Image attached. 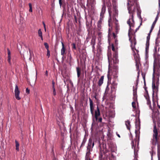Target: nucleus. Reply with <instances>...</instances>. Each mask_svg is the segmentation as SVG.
<instances>
[{
    "mask_svg": "<svg viewBox=\"0 0 160 160\" xmlns=\"http://www.w3.org/2000/svg\"><path fill=\"white\" fill-rule=\"evenodd\" d=\"M128 12L129 13L131 14V17H132V21H130V19L129 20L128 22L127 23L129 25L130 28L128 31V36L129 37V40L130 41L131 43V46L132 47V51L133 52V54L135 57V58L136 57L138 58V55L137 54H136L135 52L134 51V48H135V46L136 43V40L135 38V37L134 35H133V41H132L131 40V36L132 35V30L131 28L132 27H133L134 25V20L133 19V13L132 12H131L130 11L131 9L130 8H128Z\"/></svg>",
    "mask_w": 160,
    "mask_h": 160,
    "instance_id": "obj_1",
    "label": "nucleus"
},
{
    "mask_svg": "<svg viewBox=\"0 0 160 160\" xmlns=\"http://www.w3.org/2000/svg\"><path fill=\"white\" fill-rule=\"evenodd\" d=\"M153 134L152 139V143L154 145H156L157 142V136L158 133L157 130L156 128V126L155 124L154 125L153 129Z\"/></svg>",
    "mask_w": 160,
    "mask_h": 160,
    "instance_id": "obj_2",
    "label": "nucleus"
},
{
    "mask_svg": "<svg viewBox=\"0 0 160 160\" xmlns=\"http://www.w3.org/2000/svg\"><path fill=\"white\" fill-rule=\"evenodd\" d=\"M14 92L15 97L16 99L18 100H20V98L19 97L20 91L17 85H16Z\"/></svg>",
    "mask_w": 160,
    "mask_h": 160,
    "instance_id": "obj_3",
    "label": "nucleus"
},
{
    "mask_svg": "<svg viewBox=\"0 0 160 160\" xmlns=\"http://www.w3.org/2000/svg\"><path fill=\"white\" fill-rule=\"evenodd\" d=\"M154 72L156 70H157L158 72H159L160 70V63L159 62L157 63H156L154 61Z\"/></svg>",
    "mask_w": 160,
    "mask_h": 160,
    "instance_id": "obj_4",
    "label": "nucleus"
},
{
    "mask_svg": "<svg viewBox=\"0 0 160 160\" xmlns=\"http://www.w3.org/2000/svg\"><path fill=\"white\" fill-rule=\"evenodd\" d=\"M97 110L95 112V117L96 120H97L98 117L100 115V112L98 107H97Z\"/></svg>",
    "mask_w": 160,
    "mask_h": 160,
    "instance_id": "obj_5",
    "label": "nucleus"
},
{
    "mask_svg": "<svg viewBox=\"0 0 160 160\" xmlns=\"http://www.w3.org/2000/svg\"><path fill=\"white\" fill-rule=\"evenodd\" d=\"M94 145V142H92V140L91 139H89L88 141V145L87 147L88 149L89 148H92Z\"/></svg>",
    "mask_w": 160,
    "mask_h": 160,
    "instance_id": "obj_6",
    "label": "nucleus"
},
{
    "mask_svg": "<svg viewBox=\"0 0 160 160\" xmlns=\"http://www.w3.org/2000/svg\"><path fill=\"white\" fill-rule=\"evenodd\" d=\"M158 16H157L155 18V20H154V22H153V23L152 25L151 29L150 31L149 34L152 32L153 29L154 28L155 25L156 23V22L158 19Z\"/></svg>",
    "mask_w": 160,
    "mask_h": 160,
    "instance_id": "obj_7",
    "label": "nucleus"
},
{
    "mask_svg": "<svg viewBox=\"0 0 160 160\" xmlns=\"http://www.w3.org/2000/svg\"><path fill=\"white\" fill-rule=\"evenodd\" d=\"M89 101L90 102V112L92 114L93 113V102L90 98H89Z\"/></svg>",
    "mask_w": 160,
    "mask_h": 160,
    "instance_id": "obj_8",
    "label": "nucleus"
},
{
    "mask_svg": "<svg viewBox=\"0 0 160 160\" xmlns=\"http://www.w3.org/2000/svg\"><path fill=\"white\" fill-rule=\"evenodd\" d=\"M62 45V48L61 50V54L63 56H64V54L65 53V49L64 48V44L62 42H61Z\"/></svg>",
    "mask_w": 160,
    "mask_h": 160,
    "instance_id": "obj_9",
    "label": "nucleus"
},
{
    "mask_svg": "<svg viewBox=\"0 0 160 160\" xmlns=\"http://www.w3.org/2000/svg\"><path fill=\"white\" fill-rule=\"evenodd\" d=\"M104 77V76H102L98 81V84L100 86H101L103 83Z\"/></svg>",
    "mask_w": 160,
    "mask_h": 160,
    "instance_id": "obj_10",
    "label": "nucleus"
},
{
    "mask_svg": "<svg viewBox=\"0 0 160 160\" xmlns=\"http://www.w3.org/2000/svg\"><path fill=\"white\" fill-rule=\"evenodd\" d=\"M125 125L127 128L129 130H130V122L129 120H127L125 122Z\"/></svg>",
    "mask_w": 160,
    "mask_h": 160,
    "instance_id": "obj_11",
    "label": "nucleus"
},
{
    "mask_svg": "<svg viewBox=\"0 0 160 160\" xmlns=\"http://www.w3.org/2000/svg\"><path fill=\"white\" fill-rule=\"evenodd\" d=\"M95 38H93L91 41V44L92 46V47L93 48H94V46L95 44Z\"/></svg>",
    "mask_w": 160,
    "mask_h": 160,
    "instance_id": "obj_12",
    "label": "nucleus"
},
{
    "mask_svg": "<svg viewBox=\"0 0 160 160\" xmlns=\"http://www.w3.org/2000/svg\"><path fill=\"white\" fill-rule=\"evenodd\" d=\"M8 62L10 63V59H11V57H10V54H11V52L9 50V49H8Z\"/></svg>",
    "mask_w": 160,
    "mask_h": 160,
    "instance_id": "obj_13",
    "label": "nucleus"
},
{
    "mask_svg": "<svg viewBox=\"0 0 160 160\" xmlns=\"http://www.w3.org/2000/svg\"><path fill=\"white\" fill-rule=\"evenodd\" d=\"M76 70L77 72L78 77L79 78L80 77V75L81 70L79 67H77L76 68Z\"/></svg>",
    "mask_w": 160,
    "mask_h": 160,
    "instance_id": "obj_14",
    "label": "nucleus"
},
{
    "mask_svg": "<svg viewBox=\"0 0 160 160\" xmlns=\"http://www.w3.org/2000/svg\"><path fill=\"white\" fill-rule=\"evenodd\" d=\"M15 143H16V150L17 151H19V143L16 140H15Z\"/></svg>",
    "mask_w": 160,
    "mask_h": 160,
    "instance_id": "obj_15",
    "label": "nucleus"
},
{
    "mask_svg": "<svg viewBox=\"0 0 160 160\" xmlns=\"http://www.w3.org/2000/svg\"><path fill=\"white\" fill-rule=\"evenodd\" d=\"M105 12V7L104 6H103L102 8V11L101 13V14H103Z\"/></svg>",
    "mask_w": 160,
    "mask_h": 160,
    "instance_id": "obj_16",
    "label": "nucleus"
},
{
    "mask_svg": "<svg viewBox=\"0 0 160 160\" xmlns=\"http://www.w3.org/2000/svg\"><path fill=\"white\" fill-rule=\"evenodd\" d=\"M29 11L31 12H32V4L31 3H29Z\"/></svg>",
    "mask_w": 160,
    "mask_h": 160,
    "instance_id": "obj_17",
    "label": "nucleus"
},
{
    "mask_svg": "<svg viewBox=\"0 0 160 160\" xmlns=\"http://www.w3.org/2000/svg\"><path fill=\"white\" fill-rule=\"evenodd\" d=\"M38 35L39 37L41 36H42V31H41V29H39L38 30Z\"/></svg>",
    "mask_w": 160,
    "mask_h": 160,
    "instance_id": "obj_18",
    "label": "nucleus"
},
{
    "mask_svg": "<svg viewBox=\"0 0 160 160\" xmlns=\"http://www.w3.org/2000/svg\"><path fill=\"white\" fill-rule=\"evenodd\" d=\"M44 45H45V47L47 49V50H49L48 49L49 46H48V43L46 42H45L44 43Z\"/></svg>",
    "mask_w": 160,
    "mask_h": 160,
    "instance_id": "obj_19",
    "label": "nucleus"
},
{
    "mask_svg": "<svg viewBox=\"0 0 160 160\" xmlns=\"http://www.w3.org/2000/svg\"><path fill=\"white\" fill-rule=\"evenodd\" d=\"M53 90V94L54 96H55L56 95V91L55 89V87H53L52 88Z\"/></svg>",
    "mask_w": 160,
    "mask_h": 160,
    "instance_id": "obj_20",
    "label": "nucleus"
},
{
    "mask_svg": "<svg viewBox=\"0 0 160 160\" xmlns=\"http://www.w3.org/2000/svg\"><path fill=\"white\" fill-rule=\"evenodd\" d=\"M47 55L48 58H49L50 56V52L49 50H48L47 51Z\"/></svg>",
    "mask_w": 160,
    "mask_h": 160,
    "instance_id": "obj_21",
    "label": "nucleus"
},
{
    "mask_svg": "<svg viewBox=\"0 0 160 160\" xmlns=\"http://www.w3.org/2000/svg\"><path fill=\"white\" fill-rule=\"evenodd\" d=\"M132 107L134 108H136V103L134 102H132Z\"/></svg>",
    "mask_w": 160,
    "mask_h": 160,
    "instance_id": "obj_22",
    "label": "nucleus"
},
{
    "mask_svg": "<svg viewBox=\"0 0 160 160\" xmlns=\"http://www.w3.org/2000/svg\"><path fill=\"white\" fill-rule=\"evenodd\" d=\"M111 21V17L110 16V17H109V18L108 19V25L110 26V22Z\"/></svg>",
    "mask_w": 160,
    "mask_h": 160,
    "instance_id": "obj_23",
    "label": "nucleus"
},
{
    "mask_svg": "<svg viewBox=\"0 0 160 160\" xmlns=\"http://www.w3.org/2000/svg\"><path fill=\"white\" fill-rule=\"evenodd\" d=\"M26 92L28 94H29L30 93V90L28 88H27L26 89Z\"/></svg>",
    "mask_w": 160,
    "mask_h": 160,
    "instance_id": "obj_24",
    "label": "nucleus"
},
{
    "mask_svg": "<svg viewBox=\"0 0 160 160\" xmlns=\"http://www.w3.org/2000/svg\"><path fill=\"white\" fill-rule=\"evenodd\" d=\"M112 51H115V48L113 44L112 45Z\"/></svg>",
    "mask_w": 160,
    "mask_h": 160,
    "instance_id": "obj_25",
    "label": "nucleus"
},
{
    "mask_svg": "<svg viewBox=\"0 0 160 160\" xmlns=\"http://www.w3.org/2000/svg\"><path fill=\"white\" fill-rule=\"evenodd\" d=\"M62 0H59V4L60 6H61L62 5Z\"/></svg>",
    "mask_w": 160,
    "mask_h": 160,
    "instance_id": "obj_26",
    "label": "nucleus"
},
{
    "mask_svg": "<svg viewBox=\"0 0 160 160\" xmlns=\"http://www.w3.org/2000/svg\"><path fill=\"white\" fill-rule=\"evenodd\" d=\"M54 84H55V83H54V81H52V88H53V87H54Z\"/></svg>",
    "mask_w": 160,
    "mask_h": 160,
    "instance_id": "obj_27",
    "label": "nucleus"
},
{
    "mask_svg": "<svg viewBox=\"0 0 160 160\" xmlns=\"http://www.w3.org/2000/svg\"><path fill=\"white\" fill-rule=\"evenodd\" d=\"M73 48L75 49H76V46H75V44L74 43H73L72 44Z\"/></svg>",
    "mask_w": 160,
    "mask_h": 160,
    "instance_id": "obj_28",
    "label": "nucleus"
},
{
    "mask_svg": "<svg viewBox=\"0 0 160 160\" xmlns=\"http://www.w3.org/2000/svg\"><path fill=\"white\" fill-rule=\"evenodd\" d=\"M128 0V4H130L131 5H132V4L131 3V2L130 1H129V0Z\"/></svg>",
    "mask_w": 160,
    "mask_h": 160,
    "instance_id": "obj_29",
    "label": "nucleus"
},
{
    "mask_svg": "<svg viewBox=\"0 0 160 160\" xmlns=\"http://www.w3.org/2000/svg\"><path fill=\"white\" fill-rule=\"evenodd\" d=\"M132 1L133 2H133L135 3H136V0H132Z\"/></svg>",
    "mask_w": 160,
    "mask_h": 160,
    "instance_id": "obj_30",
    "label": "nucleus"
},
{
    "mask_svg": "<svg viewBox=\"0 0 160 160\" xmlns=\"http://www.w3.org/2000/svg\"><path fill=\"white\" fill-rule=\"evenodd\" d=\"M98 120L100 122H101L102 121V118H100Z\"/></svg>",
    "mask_w": 160,
    "mask_h": 160,
    "instance_id": "obj_31",
    "label": "nucleus"
},
{
    "mask_svg": "<svg viewBox=\"0 0 160 160\" xmlns=\"http://www.w3.org/2000/svg\"><path fill=\"white\" fill-rule=\"evenodd\" d=\"M46 75L47 76L48 75V72L47 71H46L45 72Z\"/></svg>",
    "mask_w": 160,
    "mask_h": 160,
    "instance_id": "obj_32",
    "label": "nucleus"
},
{
    "mask_svg": "<svg viewBox=\"0 0 160 160\" xmlns=\"http://www.w3.org/2000/svg\"><path fill=\"white\" fill-rule=\"evenodd\" d=\"M116 134L117 135V136L119 138H120V135L118 133H116Z\"/></svg>",
    "mask_w": 160,
    "mask_h": 160,
    "instance_id": "obj_33",
    "label": "nucleus"
},
{
    "mask_svg": "<svg viewBox=\"0 0 160 160\" xmlns=\"http://www.w3.org/2000/svg\"><path fill=\"white\" fill-rule=\"evenodd\" d=\"M113 37H114V38H115V37H116V36H115V33H113Z\"/></svg>",
    "mask_w": 160,
    "mask_h": 160,
    "instance_id": "obj_34",
    "label": "nucleus"
},
{
    "mask_svg": "<svg viewBox=\"0 0 160 160\" xmlns=\"http://www.w3.org/2000/svg\"><path fill=\"white\" fill-rule=\"evenodd\" d=\"M139 27H140V26H139L138 28H136V32L139 29Z\"/></svg>",
    "mask_w": 160,
    "mask_h": 160,
    "instance_id": "obj_35",
    "label": "nucleus"
},
{
    "mask_svg": "<svg viewBox=\"0 0 160 160\" xmlns=\"http://www.w3.org/2000/svg\"><path fill=\"white\" fill-rule=\"evenodd\" d=\"M40 37H41V39L42 40H43V38H42V36H40Z\"/></svg>",
    "mask_w": 160,
    "mask_h": 160,
    "instance_id": "obj_36",
    "label": "nucleus"
},
{
    "mask_svg": "<svg viewBox=\"0 0 160 160\" xmlns=\"http://www.w3.org/2000/svg\"><path fill=\"white\" fill-rule=\"evenodd\" d=\"M118 25H117V24H116V28L117 29H118Z\"/></svg>",
    "mask_w": 160,
    "mask_h": 160,
    "instance_id": "obj_37",
    "label": "nucleus"
},
{
    "mask_svg": "<svg viewBox=\"0 0 160 160\" xmlns=\"http://www.w3.org/2000/svg\"><path fill=\"white\" fill-rule=\"evenodd\" d=\"M157 105H158V107L160 108V106L158 104H157Z\"/></svg>",
    "mask_w": 160,
    "mask_h": 160,
    "instance_id": "obj_38",
    "label": "nucleus"
},
{
    "mask_svg": "<svg viewBox=\"0 0 160 160\" xmlns=\"http://www.w3.org/2000/svg\"><path fill=\"white\" fill-rule=\"evenodd\" d=\"M70 83H71V84H72V85H73L72 82L71 81H70Z\"/></svg>",
    "mask_w": 160,
    "mask_h": 160,
    "instance_id": "obj_39",
    "label": "nucleus"
},
{
    "mask_svg": "<svg viewBox=\"0 0 160 160\" xmlns=\"http://www.w3.org/2000/svg\"><path fill=\"white\" fill-rule=\"evenodd\" d=\"M149 38H150V37H149V36H148V37H147V39H148V38L149 39Z\"/></svg>",
    "mask_w": 160,
    "mask_h": 160,
    "instance_id": "obj_40",
    "label": "nucleus"
},
{
    "mask_svg": "<svg viewBox=\"0 0 160 160\" xmlns=\"http://www.w3.org/2000/svg\"><path fill=\"white\" fill-rule=\"evenodd\" d=\"M43 24L44 27H45V24L44 23H43Z\"/></svg>",
    "mask_w": 160,
    "mask_h": 160,
    "instance_id": "obj_41",
    "label": "nucleus"
},
{
    "mask_svg": "<svg viewBox=\"0 0 160 160\" xmlns=\"http://www.w3.org/2000/svg\"><path fill=\"white\" fill-rule=\"evenodd\" d=\"M37 72L36 71V75H37Z\"/></svg>",
    "mask_w": 160,
    "mask_h": 160,
    "instance_id": "obj_42",
    "label": "nucleus"
},
{
    "mask_svg": "<svg viewBox=\"0 0 160 160\" xmlns=\"http://www.w3.org/2000/svg\"><path fill=\"white\" fill-rule=\"evenodd\" d=\"M160 4V0L159 1V4Z\"/></svg>",
    "mask_w": 160,
    "mask_h": 160,
    "instance_id": "obj_43",
    "label": "nucleus"
},
{
    "mask_svg": "<svg viewBox=\"0 0 160 160\" xmlns=\"http://www.w3.org/2000/svg\"><path fill=\"white\" fill-rule=\"evenodd\" d=\"M47 0L48 1V0Z\"/></svg>",
    "mask_w": 160,
    "mask_h": 160,
    "instance_id": "obj_44",
    "label": "nucleus"
}]
</instances>
